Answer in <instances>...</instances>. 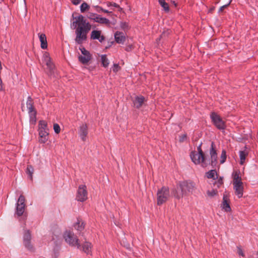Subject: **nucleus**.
<instances>
[{
    "instance_id": "obj_1",
    "label": "nucleus",
    "mask_w": 258,
    "mask_h": 258,
    "mask_svg": "<svg viewBox=\"0 0 258 258\" xmlns=\"http://www.w3.org/2000/svg\"><path fill=\"white\" fill-rule=\"evenodd\" d=\"M201 144L198 147V152L192 151L190 154V158L192 161L195 164H201L203 167H206L208 163L207 162L205 155L202 150Z\"/></svg>"
},
{
    "instance_id": "obj_2",
    "label": "nucleus",
    "mask_w": 258,
    "mask_h": 258,
    "mask_svg": "<svg viewBox=\"0 0 258 258\" xmlns=\"http://www.w3.org/2000/svg\"><path fill=\"white\" fill-rule=\"evenodd\" d=\"M91 29V25L90 24H87L86 27L77 28L75 31L76 42L78 44H82L84 41L86 40L87 33Z\"/></svg>"
},
{
    "instance_id": "obj_3",
    "label": "nucleus",
    "mask_w": 258,
    "mask_h": 258,
    "mask_svg": "<svg viewBox=\"0 0 258 258\" xmlns=\"http://www.w3.org/2000/svg\"><path fill=\"white\" fill-rule=\"evenodd\" d=\"M156 196L157 205H162L165 203L170 197L169 188L168 187L163 186L157 190Z\"/></svg>"
},
{
    "instance_id": "obj_4",
    "label": "nucleus",
    "mask_w": 258,
    "mask_h": 258,
    "mask_svg": "<svg viewBox=\"0 0 258 258\" xmlns=\"http://www.w3.org/2000/svg\"><path fill=\"white\" fill-rule=\"evenodd\" d=\"M65 241L72 246H77L78 248H80L81 245L79 242V239L71 231H66L63 235Z\"/></svg>"
},
{
    "instance_id": "obj_5",
    "label": "nucleus",
    "mask_w": 258,
    "mask_h": 258,
    "mask_svg": "<svg viewBox=\"0 0 258 258\" xmlns=\"http://www.w3.org/2000/svg\"><path fill=\"white\" fill-rule=\"evenodd\" d=\"M34 102L32 98H28L26 101V106L28 111L30 117V122L35 124L36 122V111L34 107Z\"/></svg>"
},
{
    "instance_id": "obj_6",
    "label": "nucleus",
    "mask_w": 258,
    "mask_h": 258,
    "mask_svg": "<svg viewBox=\"0 0 258 258\" xmlns=\"http://www.w3.org/2000/svg\"><path fill=\"white\" fill-rule=\"evenodd\" d=\"M178 184L179 187L182 188V191L185 192L186 196L189 193L192 194L197 188L196 183L191 180L183 181L180 182Z\"/></svg>"
},
{
    "instance_id": "obj_7",
    "label": "nucleus",
    "mask_w": 258,
    "mask_h": 258,
    "mask_svg": "<svg viewBox=\"0 0 258 258\" xmlns=\"http://www.w3.org/2000/svg\"><path fill=\"white\" fill-rule=\"evenodd\" d=\"M87 17L90 20L101 25H109L110 24L109 20L96 13H89L87 15Z\"/></svg>"
},
{
    "instance_id": "obj_8",
    "label": "nucleus",
    "mask_w": 258,
    "mask_h": 258,
    "mask_svg": "<svg viewBox=\"0 0 258 258\" xmlns=\"http://www.w3.org/2000/svg\"><path fill=\"white\" fill-rule=\"evenodd\" d=\"M87 24H90L87 22L83 16L80 15L77 17H74L73 21L71 24V28L77 29L79 27H86Z\"/></svg>"
},
{
    "instance_id": "obj_9",
    "label": "nucleus",
    "mask_w": 258,
    "mask_h": 258,
    "mask_svg": "<svg viewBox=\"0 0 258 258\" xmlns=\"http://www.w3.org/2000/svg\"><path fill=\"white\" fill-rule=\"evenodd\" d=\"M79 49L81 54L78 56L79 61L84 64H87L91 59V54L89 51L82 46L79 47Z\"/></svg>"
},
{
    "instance_id": "obj_10",
    "label": "nucleus",
    "mask_w": 258,
    "mask_h": 258,
    "mask_svg": "<svg viewBox=\"0 0 258 258\" xmlns=\"http://www.w3.org/2000/svg\"><path fill=\"white\" fill-rule=\"evenodd\" d=\"M25 201L24 196L21 195L18 199L16 206V214L18 216H22L24 212L25 208Z\"/></svg>"
},
{
    "instance_id": "obj_11",
    "label": "nucleus",
    "mask_w": 258,
    "mask_h": 258,
    "mask_svg": "<svg viewBox=\"0 0 258 258\" xmlns=\"http://www.w3.org/2000/svg\"><path fill=\"white\" fill-rule=\"evenodd\" d=\"M88 192L86 186L84 185H80L76 197V199L80 202H83L87 199Z\"/></svg>"
},
{
    "instance_id": "obj_12",
    "label": "nucleus",
    "mask_w": 258,
    "mask_h": 258,
    "mask_svg": "<svg viewBox=\"0 0 258 258\" xmlns=\"http://www.w3.org/2000/svg\"><path fill=\"white\" fill-rule=\"evenodd\" d=\"M211 118L214 124L220 130L225 128V125L224 122L222 120L219 115L215 112H212L211 114Z\"/></svg>"
},
{
    "instance_id": "obj_13",
    "label": "nucleus",
    "mask_w": 258,
    "mask_h": 258,
    "mask_svg": "<svg viewBox=\"0 0 258 258\" xmlns=\"http://www.w3.org/2000/svg\"><path fill=\"white\" fill-rule=\"evenodd\" d=\"M210 154L211 156V162L209 164L214 168L217 164V154L213 142L211 143Z\"/></svg>"
},
{
    "instance_id": "obj_14",
    "label": "nucleus",
    "mask_w": 258,
    "mask_h": 258,
    "mask_svg": "<svg viewBox=\"0 0 258 258\" xmlns=\"http://www.w3.org/2000/svg\"><path fill=\"white\" fill-rule=\"evenodd\" d=\"M42 60L47 66V69L50 71V73H51V72L53 71L54 68V66L51 61L49 54L48 52H45L43 53Z\"/></svg>"
},
{
    "instance_id": "obj_15",
    "label": "nucleus",
    "mask_w": 258,
    "mask_h": 258,
    "mask_svg": "<svg viewBox=\"0 0 258 258\" xmlns=\"http://www.w3.org/2000/svg\"><path fill=\"white\" fill-rule=\"evenodd\" d=\"M42 60L47 66V69L50 71V73H51V72L53 71L54 68V66L51 61L49 54L48 52H45L43 53Z\"/></svg>"
},
{
    "instance_id": "obj_16",
    "label": "nucleus",
    "mask_w": 258,
    "mask_h": 258,
    "mask_svg": "<svg viewBox=\"0 0 258 258\" xmlns=\"http://www.w3.org/2000/svg\"><path fill=\"white\" fill-rule=\"evenodd\" d=\"M172 194L173 196L177 200H180L184 197L186 196L185 192L182 191V188L179 187V184H178L176 187L172 189Z\"/></svg>"
},
{
    "instance_id": "obj_17",
    "label": "nucleus",
    "mask_w": 258,
    "mask_h": 258,
    "mask_svg": "<svg viewBox=\"0 0 258 258\" xmlns=\"http://www.w3.org/2000/svg\"><path fill=\"white\" fill-rule=\"evenodd\" d=\"M88 126L86 124H81L79 128V135L82 141H85L88 135Z\"/></svg>"
},
{
    "instance_id": "obj_18",
    "label": "nucleus",
    "mask_w": 258,
    "mask_h": 258,
    "mask_svg": "<svg viewBox=\"0 0 258 258\" xmlns=\"http://www.w3.org/2000/svg\"><path fill=\"white\" fill-rule=\"evenodd\" d=\"M90 38L91 39H97L100 42H103L105 40L104 36L101 35V31L100 30H93L91 32Z\"/></svg>"
},
{
    "instance_id": "obj_19",
    "label": "nucleus",
    "mask_w": 258,
    "mask_h": 258,
    "mask_svg": "<svg viewBox=\"0 0 258 258\" xmlns=\"http://www.w3.org/2000/svg\"><path fill=\"white\" fill-rule=\"evenodd\" d=\"M233 185L235 194L237 196L238 198H241L243 196L244 190L243 182L237 184Z\"/></svg>"
},
{
    "instance_id": "obj_20",
    "label": "nucleus",
    "mask_w": 258,
    "mask_h": 258,
    "mask_svg": "<svg viewBox=\"0 0 258 258\" xmlns=\"http://www.w3.org/2000/svg\"><path fill=\"white\" fill-rule=\"evenodd\" d=\"M114 39L116 43L123 44L126 39L124 34L121 32L117 31L114 33Z\"/></svg>"
},
{
    "instance_id": "obj_21",
    "label": "nucleus",
    "mask_w": 258,
    "mask_h": 258,
    "mask_svg": "<svg viewBox=\"0 0 258 258\" xmlns=\"http://www.w3.org/2000/svg\"><path fill=\"white\" fill-rule=\"evenodd\" d=\"M233 178V184H237L242 183L239 170L234 171L232 174Z\"/></svg>"
},
{
    "instance_id": "obj_22",
    "label": "nucleus",
    "mask_w": 258,
    "mask_h": 258,
    "mask_svg": "<svg viewBox=\"0 0 258 258\" xmlns=\"http://www.w3.org/2000/svg\"><path fill=\"white\" fill-rule=\"evenodd\" d=\"M38 36L40 41V46L43 49H46L47 48V42L46 39V36L45 34L39 33Z\"/></svg>"
},
{
    "instance_id": "obj_23",
    "label": "nucleus",
    "mask_w": 258,
    "mask_h": 258,
    "mask_svg": "<svg viewBox=\"0 0 258 258\" xmlns=\"http://www.w3.org/2000/svg\"><path fill=\"white\" fill-rule=\"evenodd\" d=\"M134 106L137 108H140L145 102V98H132Z\"/></svg>"
},
{
    "instance_id": "obj_24",
    "label": "nucleus",
    "mask_w": 258,
    "mask_h": 258,
    "mask_svg": "<svg viewBox=\"0 0 258 258\" xmlns=\"http://www.w3.org/2000/svg\"><path fill=\"white\" fill-rule=\"evenodd\" d=\"M222 207V209H223L226 212H230L231 211V208L229 205L228 199L225 196H224L223 198Z\"/></svg>"
},
{
    "instance_id": "obj_25",
    "label": "nucleus",
    "mask_w": 258,
    "mask_h": 258,
    "mask_svg": "<svg viewBox=\"0 0 258 258\" xmlns=\"http://www.w3.org/2000/svg\"><path fill=\"white\" fill-rule=\"evenodd\" d=\"M83 250L87 254H91L92 244L89 242H85L82 246Z\"/></svg>"
},
{
    "instance_id": "obj_26",
    "label": "nucleus",
    "mask_w": 258,
    "mask_h": 258,
    "mask_svg": "<svg viewBox=\"0 0 258 258\" xmlns=\"http://www.w3.org/2000/svg\"><path fill=\"white\" fill-rule=\"evenodd\" d=\"M84 227H85L84 222L83 221H82V220L78 219V221L75 225V229L78 231H81L83 229H84Z\"/></svg>"
},
{
    "instance_id": "obj_27",
    "label": "nucleus",
    "mask_w": 258,
    "mask_h": 258,
    "mask_svg": "<svg viewBox=\"0 0 258 258\" xmlns=\"http://www.w3.org/2000/svg\"><path fill=\"white\" fill-rule=\"evenodd\" d=\"M247 155V153L245 151H240L239 152V156L240 159V164L241 165L243 164Z\"/></svg>"
},
{
    "instance_id": "obj_28",
    "label": "nucleus",
    "mask_w": 258,
    "mask_h": 258,
    "mask_svg": "<svg viewBox=\"0 0 258 258\" xmlns=\"http://www.w3.org/2000/svg\"><path fill=\"white\" fill-rule=\"evenodd\" d=\"M101 60L102 64L103 65V67H108V66L109 63V61L108 59V58H107L106 55H105V54L102 55L101 56Z\"/></svg>"
},
{
    "instance_id": "obj_29",
    "label": "nucleus",
    "mask_w": 258,
    "mask_h": 258,
    "mask_svg": "<svg viewBox=\"0 0 258 258\" xmlns=\"http://www.w3.org/2000/svg\"><path fill=\"white\" fill-rule=\"evenodd\" d=\"M159 3L161 6L164 9L166 12H168L169 10L168 4L166 3L165 0H159Z\"/></svg>"
},
{
    "instance_id": "obj_30",
    "label": "nucleus",
    "mask_w": 258,
    "mask_h": 258,
    "mask_svg": "<svg viewBox=\"0 0 258 258\" xmlns=\"http://www.w3.org/2000/svg\"><path fill=\"white\" fill-rule=\"evenodd\" d=\"M48 130L47 124L44 120H40L39 122V130Z\"/></svg>"
},
{
    "instance_id": "obj_31",
    "label": "nucleus",
    "mask_w": 258,
    "mask_h": 258,
    "mask_svg": "<svg viewBox=\"0 0 258 258\" xmlns=\"http://www.w3.org/2000/svg\"><path fill=\"white\" fill-rule=\"evenodd\" d=\"M90 7L86 3H83L80 6V11L82 13L85 12L88 10Z\"/></svg>"
},
{
    "instance_id": "obj_32",
    "label": "nucleus",
    "mask_w": 258,
    "mask_h": 258,
    "mask_svg": "<svg viewBox=\"0 0 258 258\" xmlns=\"http://www.w3.org/2000/svg\"><path fill=\"white\" fill-rule=\"evenodd\" d=\"M217 172L216 170H211L207 173V176L208 178H215Z\"/></svg>"
},
{
    "instance_id": "obj_33",
    "label": "nucleus",
    "mask_w": 258,
    "mask_h": 258,
    "mask_svg": "<svg viewBox=\"0 0 258 258\" xmlns=\"http://www.w3.org/2000/svg\"><path fill=\"white\" fill-rule=\"evenodd\" d=\"M223 184V179L222 177H220L219 179L217 180V181H215L214 183V187L215 189L217 188L220 187Z\"/></svg>"
},
{
    "instance_id": "obj_34",
    "label": "nucleus",
    "mask_w": 258,
    "mask_h": 258,
    "mask_svg": "<svg viewBox=\"0 0 258 258\" xmlns=\"http://www.w3.org/2000/svg\"><path fill=\"white\" fill-rule=\"evenodd\" d=\"M34 169L31 165H28L27 168V173L29 175L31 180L32 179V174L33 173Z\"/></svg>"
},
{
    "instance_id": "obj_35",
    "label": "nucleus",
    "mask_w": 258,
    "mask_h": 258,
    "mask_svg": "<svg viewBox=\"0 0 258 258\" xmlns=\"http://www.w3.org/2000/svg\"><path fill=\"white\" fill-rule=\"evenodd\" d=\"M39 137H48V130H39Z\"/></svg>"
},
{
    "instance_id": "obj_36",
    "label": "nucleus",
    "mask_w": 258,
    "mask_h": 258,
    "mask_svg": "<svg viewBox=\"0 0 258 258\" xmlns=\"http://www.w3.org/2000/svg\"><path fill=\"white\" fill-rule=\"evenodd\" d=\"M25 246L30 251H33L34 248L33 245L31 244L30 240L24 241Z\"/></svg>"
},
{
    "instance_id": "obj_37",
    "label": "nucleus",
    "mask_w": 258,
    "mask_h": 258,
    "mask_svg": "<svg viewBox=\"0 0 258 258\" xmlns=\"http://www.w3.org/2000/svg\"><path fill=\"white\" fill-rule=\"evenodd\" d=\"M226 159V153L225 150H223L221 153L220 157V163L221 164L224 163Z\"/></svg>"
},
{
    "instance_id": "obj_38",
    "label": "nucleus",
    "mask_w": 258,
    "mask_h": 258,
    "mask_svg": "<svg viewBox=\"0 0 258 258\" xmlns=\"http://www.w3.org/2000/svg\"><path fill=\"white\" fill-rule=\"evenodd\" d=\"M120 28L123 30H126L129 29L128 24L125 22H121L120 23Z\"/></svg>"
},
{
    "instance_id": "obj_39",
    "label": "nucleus",
    "mask_w": 258,
    "mask_h": 258,
    "mask_svg": "<svg viewBox=\"0 0 258 258\" xmlns=\"http://www.w3.org/2000/svg\"><path fill=\"white\" fill-rule=\"evenodd\" d=\"M31 240V235L29 231L26 232L24 235V241H30Z\"/></svg>"
},
{
    "instance_id": "obj_40",
    "label": "nucleus",
    "mask_w": 258,
    "mask_h": 258,
    "mask_svg": "<svg viewBox=\"0 0 258 258\" xmlns=\"http://www.w3.org/2000/svg\"><path fill=\"white\" fill-rule=\"evenodd\" d=\"M207 194L209 196L213 197L217 194V191L216 189H213L212 190H208Z\"/></svg>"
},
{
    "instance_id": "obj_41",
    "label": "nucleus",
    "mask_w": 258,
    "mask_h": 258,
    "mask_svg": "<svg viewBox=\"0 0 258 258\" xmlns=\"http://www.w3.org/2000/svg\"><path fill=\"white\" fill-rule=\"evenodd\" d=\"M53 129L55 133L58 134L60 131L59 125L57 123L53 124Z\"/></svg>"
},
{
    "instance_id": "obj_42",
    "label": "nucleus",
    "mask_w": 258,
    "mask_h": 258,
    "mask_svg": "<svg viewBox=\"0 0 258 258\" xmlns=\"http://www.w3.org/2000/svg\"><path fill=\"white\" fill-rule=\"evenodd\" d=\"M97 8L99 9V10H97V11L98 12H104L105 13H112V11H109V10L103 9L101 7L97 6Z\"/></svg>"
},
{
    "instance_id": "obj_43",
    "label": "nucleus",
    "mask_w": 258,
    "mask_h": 258,
    "mask_svg": "<svg viewBox=\"0 0 258 258\" xmlns=\"http://www.w3.org/2000/svg\"><path fill=\"white\" fill-rule=\"evenodd\" d=\"M119 69L120 67L118 64H114L112 68V70L114 72H118L119 70Z\"/></svg>"
},
{
    "instance_id": "obj_44",
    "label": "nucleus",
    "mask_w": 258,
    "mask_h": 258,
    "mask_svg": "<svg viewBox=\"0 0 258 258\" xmlns=\"http://www.w3.org/2000/svg\"><path fill=\"white\" fill-rule=\"evenodd\" d=\"M112 7L116 8L118 9V11L119 12H121L122 11V8L119 7V6L115 3H112Z\"/></svg>"
},
{
    "instance_id": "obj_45",
    "label": "nucleus",
    "mask_w": 258,
    "mask_h": 258,
    "mask_svg": "<svg viewBox=\"0 0 258 258\" xmlns=\"http://www.w3.org/2000/svg\"><path fill=\"white\" fill-rule=\"evenodd\" d=\"M186 139V135L183 134L180 136L179 137V141L180 142H182L184 141Z\"/></svg>"
},
{
    "instance_id": "obj_46",
    "label": "nucleus",
    "mask_w": 258,
    "mask_h": 258,
    "mask_svg": "<svg viewBox=\"0 0 258 258\" xmlns=\"http://www.w3.org/2000/svg\"><path fill=\"white\" fill-rule=\"evenodd\" d=\"M231 3V1H230L226 5H225L222 7H221L220 8H219V12H221L223 11V10L226 8L228 5H229V4H230Z\"/></svg>"
},
{
    "instance_id": "obj_47",
    "label": "nucleus",
    "mask_w": 258,
    "mask_h": 258,
    "mask_svg": "<svg viewBox=\"0 0 258 258\" xmlns=\"http://www.w3.org/2000/svg\"><path fill=\"white\" fill-rule=\"evenodd\" d=\"M48 139V137H40L39 142L41 143H45Z\"/></svg>"
},
{
    "instance_id": "obj_48",
    "label": "nucleus",
    "mask_w": 258,
    "mask_h": 258,
    "mask_svg": "<svg viewBox=\"0 0 258 258\" xmlns=\"http://www.w3.org/2000/svg\"><path fill=\"white\" fill-rule=\"evenodd\" d=\"M237 253L239 255H241L242 256H244V254L242 249L240 247H238Z\"/></svg>"
},
{
    "instance_id": "obj_49",
    "label": "nucleus",
    "mask_w": 258,
    "mask_h": 258,
    "mask_svg": "<svg viewBox=\"0 0 258 258\" xmlns=\"http://www.w3.org/2000/svg\"><path fill=\"white\" fill-rule=\"evenodd\" d=\"M133 48V45L132 44H130L127 46H126V48H125V50L127 51H130L131 50H132Z\"/></svg>"
},
{
    "instance_id": "obj_50",
    "label": "nucleus",
    "mask_w": 258,
    "mask_h": 258,
    "mask_svg": "<svg viewBox=\"0 0 258 258\" xmlns=\"http://www.w3.org/2000/svg\"><path fill=\"white\" fill-rule=\"evenodd\" d=\"M81 1L82 0H72V3L74 5H78L81 3Z\"/></svg>"
},
{
    "instance_id": "obj_51",
    "label": "nucleus",
    "mask_w": 258,
    "mask_h": 258,
    "mask_svg": "<svg viewBox=\"0 0 258 258\" xmlns=\"http://www.w3.org/2000/svg\"><path fill=\"white\" fill-rule=\"evenodd\" d=\"M106 5L107 7H108V8L112 7V6L113 5L112 2H106Z\"/></svg>"
},
{
    "instance_id": "obj_52",
    "label": "nucleus",
    "mask_w": 258,
    "mask_h": 258,
    "mask_svg": "<svg viewBox=\"0 0 258 258\" xmlns=\"http://www.w3.org/2000/svg\"><path fill=\"white\" fill-rule=\"evenodd\" d=\"M110 11H112H112H113V7H110Z\"/></svg>"
}]
</instances>
